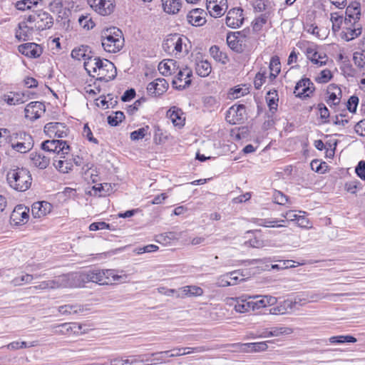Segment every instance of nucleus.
<instances>
[{
    "instance_id": "nucleus-1",
    "label": "nucleus",
    "mask_w": 365,
    "mask_h": 365,
    "mask_svg": "<svg viewBox=\"0 0 365 365\" xmlns=\"http://www.w3.org/2000/svg\"><path fill=\"white\" fill-rule=\"evenodd\" d=\"M84 68L88 73L99 81H109L113 80L116 74L114 64L108 59H101L100 57H88L84 62Z\"/></svg>"
},
{
    "instance_id": "nucleus-2",
    "label": "nucleus",
    "mask_w": 365,
    "mask_h": 365,
    "mask_svg": "<svg viewBox=\"0 0 365 365\" xmlns=\"http://www.w3.org/2000/svg\"><path fill=\"white\" fill-rule=\"evenodd\" d=\"M6 180L10 187L19 192L27 190L32 182L30 171L24 168L10 169L7 173Z\"/></svg>"
},
{
    "instance_id": "nucleus-3",
    "label": "nucleus",
    "mask_w": 365,
    "mask_h": 365,
    "mask_svg": "<svg viewBox=\"0 0 365 365\" xmlns=\"http://www.w3.org/2000/svg\"><path fill=\"white\" fill-rule=\"evenodd\" d=\"M124 41L122 31L115 27L106 29L101 33V44L106 52H118L123 48Z\"/></svg>"
},
{
    "instance_id": "nucleus-4",
    "label": "nucleus",
    "mask_w": 365,
    "mask_h": 365,
    "mask_svg": "<svg viewBox=\"0 0 365 365\" xmlns=\"http://www.w3.org/2000/svg\"><path fill=\"white\" fill-rule=\"evenodd\" d=\"M28 21L34 25L36 31H43L52 27L53 20L52 16L47 12L40 10L28 16Z\"/></svg>"
},
{
    "instance_id": "nucleus-5",
    "label": "nucleus",
    "mask_w": 365,
    "mask_h": 365,
    "mask_svg": "<svg viewBox=\"0 0 365 365\" xmlns=\"http://www.w3.org/2000/svg\"><path fill=\"white\" fill-rule=\"evenodd\" d=\"M41 148L45 151L56 153L61 158H65L70 151V146L67 142L62 140H45L41 143Z\"/></svg>"
},
{
    "instance_id": "nucleus-6",
    "label": "nucleus",
    "mask_w": 365,
    "mask_h": 365,
    "mask_svg": "<svg viewBox=\"0 0 365 365\" xmlns=\"http://www.w3.org/2000/svg\"><path fill=\"white\" fill-rule=\"evenodd\" d=\"M184 38L178 34L168 36L163 43V50L170 55L177 56L182 51Z\"/></svg>"
},
{
    "instance_id": "nucleus-7",
    "label": "nucleus",
    "mask_w": 365,
    "mask_h": 365,
    "mask_svg": "<svg viewBox=\"0 0 365 365\" xmlns=\"http://www.w3.org/2000/svg\"><path fill=\"white\" fill-rule=\"evenodd\" d=\"M341 36L346 41H350L361 34L362 28L358 21L344 19V26Z\"/></svg>"
},
{
    "instance_id": "nucleus-8",
    "label": "nucleus",
    "mask_w": 365,
    "mask_h": 365,
    "mask_svg": "<svg viewBox=\"0 0 365 365\" xmlns=\"http://www.w3.org/2000/svg\"><path fill=\"white\" fill-rule=\"evenodd\" d=\"M62 278L64 288L81 287L87 283L86 272L63 274Z\"/></svg>"
},
{
    "instance_id": "nucleus-9",
    "label": "nucleus",
    "mask_w": 365,
    "mask_h": 365,
    "mask_svg": "<svg viewBox=\"0 0 365 365\" xmlns=\"http://www.w3.org/2000/svg\"><path fill=\"white\" fill-rule=\"evenodd\" d=\"M246 117L245 106L242 104L234 105L229 108L226 114V120L230 124H240L243 123Z\"/></svg>"
},
{
    "instance_id": "nucleus-10",
    "label": "nucleus",
    "mask_w": 365,
    "mask_h": 365,
    "mask_svg": "<svg viewBox=\"0 0 365 365\" xmlns=\"http://www.w3.org/2000/svg\"><path fill=\"white\" fill-rule=\"evenodd\" d=\"M192 71L188 67L180 68L175 78L173 80V85L179 90L185 89L191 84Z\"/></svg>"
},
{
    "instance_id": "nucleus-11",
    "label": "nucleus",
    "mask_w": 365,
    "mask_h": 365,
    "mask_svg": "<svg viewBox=\"0 0 365 365\" xmlns=\"http://www.w3.org/2000/svg\"><path fill=\"white\" fill-rule=\"evenodd\" d=\"M68 129L62 123L51 122L44 126V132L50 138H65L68 135Z\"/></svg>"
},
{
    "instance_id": "nucleus-12",
    "label": "nucleus",
    "mask_w": 365,
    "mask_h": 365,
    "mask_svg": "<svg viewBox=\"0 0 365 365\" xmlns=\"http://www.w3.org/2000/svg\"><path fill=\"white\" fill-rule=\"evenodd\" d=\"M36 31L34 25L28 21L27 18L19 23L15 36L19 41H26L32 39L33 35Z\"/></svg>"
},
{
    "instance_id": "nucleus-13",
    "label": "nucleus",
    "mask_w": 365,
    "mask_h": 365,
    "mask_svg": "<svg viewBox=\"0 0 365 365\" xmlns=\"http://www.w3.org/2000/svg\"><path fill=\"white\" fill-rule=\"evenodd\" d=\"M87 1L95 11L102 16L109 15L113 11V0H87Z\"/></svg>"
},
{
    "instance_id": "nucleus-14",
    "label": "nucleus",
    "mask_w": 365,
    "mask_h": 365,
    "mask_svg": "<svg viewBox=\"0 0 365 365\" xmlns=\"http://www.w3.org/2000/svg\"><path fill=\"white\" fill-rule=\"evenodd\" d=\"M232 346L237 351L241 353H252L260 352L267 349L268 346L267 342H255V343H236L232 344Z\"/></svg>"
},
{
    "instance_id": "nucleus-15",
    "label": "nucleus",
    "mask_w": 365,
    "mask_h": 365,
    "mask_svg": "<svg viewBox=\"0 0 365 365\" xmlns=\"http://www.w3.org/2000/svg\"><path fill=\"white\" fill-rule=\"evenodd\" d=\"M25 117L32 121L39 118L46 111L45 105L39 101L29 103L25 108Z\"/></svg>"
},
{
    "instance_id": "nucleus-16",
    "label": "nucleus",
    "mask_w": 365,
    "mask_h": 365,
    "mask_svg": "<svg viewBox=\"0 0 365 365\" xmlns=\"http://www.w3.org/2000/svg\"><path fill=\"white\" fill-rule=\"evenodd\" d=\"M243 21V10L241 8L230 9L225 19L226 25L232 29L240 27L242 24Z\"/></svg>"
},
{
    "instance_id": "nucleus-17",
    "label": "nucleus",
    "mask_w": 365,
    "mask_h": 365,
    "mask_svg": "<svg viewBox=\"0 0 365 365\" xmlns=\"http://www.w3.org/2000/svg\"><path fill=\"white\" fill-rule=\"evenodd\" d=\"M59 327L61 328L59 331L63 334L79 335L88 330V328L86 325L77 322L64 323Z\"/></svg>"
},
{
    "instance_id": "nucleus-18",
    "label": "nucleus",
    "mask_w": 365,
    "mask_h": 365,
    "mask_svg": "<svg viewBox=\"0 0 365 365\" xmlns=\"http://www.w3.org/2000/svg\"><path fill=\"white\" fill-rule=\"evenodd\" d=\"M314 91L313 83L309 78H304L297 82L294 88V93L296 96L308 97L310 93Z\"/></svg>"
},
{
    "instance_id": "nucleus-19",
    "label": "nucleus",
    "mask_w": 365,
    "mask_h": 365,
    "mask_svg": "<svg viewBox=\"0 0 365 365\" xmlns=\"http://www.w3.org/2000/svg\"><path fill=\"white\" fill-rule=\"evenodd\" d=\"M18 49L21 53L29 58H38L43 52L42 47L35 43L21 44L19 46Z\"/></svg>"
},
{
    "instance_id": "nucleus-20",
    "label": "nucleus",
    "mask_w": 365,
    "mask_h": 365,
    "mask_svg": "<svg viewBox=\"0 0 365 365\" xmlns=\"http://www.w3.org/2000/svg\"><path fill=\"white\" fill-rule=\"evenodd\" d=\"M168 83L164 78H157L150 82L147 87L148 93L152 96H158L166 91Z\"/></svg>"
},
{
    "instance_id": "nucleus-21",
    "label": "nucleus",
    "mask_w": 365,
    "mask_h": 365,
    "mask_svg": "<svg viewBox=\"0 0 365 365\" xmlns=\"http://www.w3.org/2000/svg\"><path fill=\"white\" fill-rule=\"evenodd\" d=\"M29 209L22 205H17L11 215V219L16 225L26 223L29 217Z\"/></svg>"
},
{
    "instance_id": "nucleus-22",
    "label": "nucleus",
    "mask_w": 365,
    "mask_h": 365,
    "mask_svg": "<svg viewBox=\"0 0 365 365\" xmlns=\"http://www.w3.org/2000/svg\"><path fill=\"white\" fill-rule=\"evenodd\" d=\"M206 12L201 9H195L190 11L187 15L189 24L195 26H200L205 24Z\"/></svg>"
},
{
    "instance_id": "nucleus-23",
    "label": "nucleus",
    "mask_w": 365,
    "mask_h": 365,
    "mask_svg": "<svg viewBox=\"0 0 365 365\" xmlns=\"http://www.w3.org/2000/svg\"><path fill=\"white\" fill-rule=\"evenodd\" d=\"M52 207V205L48 202H36L32 205L31 212L35 218H40L50 213Z\"/></svg>"
},
{
    "instance_id": "nucleus-24",
    "label": "nucleus",
    "mask_w": 365,
    "mask_h": 365,
    "mask_svg": "<svg viewBox=\"0 0 365 365\" xmlns=\"http://www.w3.org/2000/svg\"><path fill=\"white\" fill-rule=\"evenodd\" d=\"M200 351H201V349L199 347H182V348H175L170 351L153 353L151 355L153 356H156V355H167L169 357H175V356H180L188 354L192 352Z\"/></svg>"
},
{
    "instance_id": "nucleus-25",
    "label": "nucleus",
    "mask_w": 365,
    "mask_h": 365,
    "mask_svg": "<svg viewBox=\"0 0 365 365\" xmlns=\"http://www.w3.org/2000/svg\"><path fill=\"white\" fill-rule=\"evenodd\" d=\"M87 282H92L99 284H109L110 280H106L104 269L86 272Z\"/></svg>"
},
{
    "instance_id": "nucleus-26",
    "label": "nucleus",
    "mask_w": 365,
    "mask_h": 365,
    "mask_svg": "<svg viewBox=\"0 0 365 365\" xmlns=\"http://www.w3.org/2000/svg\"><path fill=\"white\" fill-rule=\"evenodd\" d=\"M255 310L273 306L277 302V299L271 295H254Z\"/></svg>"
},
{
    "instance_id": "nucleus-27",
    "label": "nucleus",
    "mask_w": 365,
    "mask_h": 365,
    "mask_svg": "<svg viewBox=\"0 0 365 365\" xmlns=\"http://www.w3.org/2000/svg\"><path fill=\"white\" fill-rule=\"evenodd\" d=\"M1 99L8 105L15 106L24 103L28 99V96L24 93H13L10 92L8 94H4Z\"/></svg>"
},
{
    "instance_id": "nucleus-28",
    "label": "nucleus",
    "mask_w": 365,
    "mask_h": 365,
    "mask_svg": "<svg viewBox=\"0 0 365 365\" xmlns=\"http://www.w3.org/2000/svg\"><path fill=\"white\" fill-rule=\"evenodd\" d=\"M296 302L287 299L277 307L270 309L269 312L274 315H281L289 313L296 305Z\"/></svg>"
},
{
    "instance_id": "nucleus-29",
    "label": "nucleus",
    "mask_w": 365,
    "mask_h": 365,
    "mask_svg": "<svg viewBox=\"0 0 365 365\" xmlns=\"http://www.w3.org/2000/svg\"><path fill=\"white\" fill-rule=\"evenodd\" d=\"M30 160L34 167L41 170L46 169L50 163V158L41 153H31Z\"/></svg>"
},
{
    "instance_id": "nucleus-30",
    "label": "nucleus",
    "mask_w": 365,
    "mask_h": 365,
    "mask_svg": "<svg viewBox=\"0 0 365 365\" xmlns=\"http://www.w3.org/2000/svg\"><path fill=\"white\" fill-rule=\"evenodd\" d=\"M164 12L168 14H177L182 8V0H161Z\"/></svg>"
},
{
    "instance_id": "nucleus-31",
    "label": "nucleus",
    "mask_w": 365,
    "mask_h": 365,
    "mask_svg": "<svg viewBox=\"0 0 365 365\" xmlns=\"http://www.w3.org/2000/svg\"><path fill=\"white\" fill-rule=\"evenodd\" d=\"M168 115L175 126L182 128L184 125L185 118L181 109L173 107L168 111Z\"/></svg>"
},
{
    "instance_id": "nucleus-32",
    "label": "nucleus",
    "mask_w": 365,
    "mask_h": 365,
    "mask_svg": "<svg viewBox=\"0 0 365 365\" xmlns=\"http://www.w3.org/2000/svg\"><path fill=\"white\" fill-rule=\"evenodd\" d=\"M361 18V4L359 2H351L346 9V17L354 21H358Z\"/></svg>"
},
{
    "instance_id": "nucleus-33",
    "label": "nucleus",
    "mask_w": 365,
    "mask_h": 365,
    "mask_svg": "<svg viewBox=\"0 0 365 365\" xmlns=\"http://www.w3.org/2000/svg\"><path fill=\"white\" fill-rule=\"evenodd\" d=\"M176 64L177 62L172 59L162 61L159 63L158 70L163 76L171 75L179 69V66Z\"/></svg>"
},
{
    "instance_id": "nucleus-34",
    "label": "nucleus",
    "mask_w": 365,
    "mask_h": 365,
    "mask_svg": "<svg viewBox=\"0 0 365 365\" xmlns=\"http://www.w3.org/2000/svg\"><path fill=\"white\" fill-rule=\"evenodd\" d=\"M105 277L106 280H110V283L115 281L125 282L128 275L124 273L123 271H119L115 269H104Z\"/></svg>"
},
{
    "instance_id": "nucleus-35",
    "label": "nucleus",
    "mask_w": 365,
    "mask_h": 365,
    "mask_svg": "<svg viewBox=\"0 0 365 365\" xmlns=\"http://www.w3.org/2000/svg\"><path fill=\"white\" fill-rule=\"evenodd\" d=\"M203 294V290L201 287L197 286H185L180 289V293L178 297H197Z\"/></svg>"
},
{
    "instance_id": "nucleus-36",
    "label": "nucleus",
    "mask_w": 365,
    "mask_h": 365,
    "mask_svg": "<svg viewBox=\"0 0 365 365\" xmlns=\"http://www.w3.org/2000/svg\"><path fill=\"white\" fill-rule=\"evenodd\" d=\"M91 51H88V46H81L79 48H76L71 51V56L76 60H83L84 62L87 61V58L94 57L91 56Z\"/></svg>"
},
{
    "instance_id": "nucleus-37",
    "label": "nucleus",
    "mask_w": 365,
    "mask_h": 365,
    "mask_svg": "<svg viewBox=\"0 0 365 365\" xmlns=\"http://www.w3.org/2000/svg\"><path fill=\"white\" fill-rule=\"evenodd\" d=\"M88 309L86 307H84L82 305H71V304H66L64 306H61L59 307L58 311L62 314H78V313H83L86 311H88Z\"/></svg>"
},
{
    "instance_id": "nucleus-38",
    "label": "nucleus",
    "mask_w": 365,
    "mask_h": 365,
    "mask_svg": "<svg viewBox=\"0 0 365 365\" xmlns=\"http://www.w3.org/2000/svg\"><path fill=\"white\" fill-rule=\"evenodd\" d=\"M8 142L15 143H24L31 142L34 143L33 138L31 135L24 131L13 133L9 136Z\"/></svg>"
},
{
    "instance_id": "nucleus-39",
    "label": "nucleus",
    "mask_w": 365,
    "mask_h": 365,
    "mask_svg": "<svg viewBox=\"0 0 365 365\" xmlns=\"http://www.w3.org/2000/svg\"><path fill=\"white\" fill-rule=\"evenodd\" d=\"M195 71L198 76L206 77L211 72V65L207 61H200L196 63Z\"/></svg>"
},
{
    "instance_id": "nucleus-40",
    "label": "nucleus",
    "mask_w": 365,
    "mask_h": 365,
    "mask_svg": "<svg viewBox=\"0 0 365 365\" xmlns=\"http://www.w3.org/2000/svg\"><path fill=\"white\" fill-rule=\"evenodd\" d=\"M206 7L210 16L215 18L222 16L228 8V6H221L214 4H209L207 1L206 2Z\"/></svg>"
},
{
    "instance_id": "nucleus-41",
    "label": "nucleus",
    "mask_w": 365,
    "mask_h": 365,
    "mask_svg": "<svg viewBox=\"0 0 365 365\" xmlns=\"http://www.w3.org/2000/svg\"><path fill=\"white\" fill-rule=\"evenodd\" d=\"M11 148L20 153H26L30 151L34 147V143L24 142V143H15L8 142Z\"/></svg>"
},
{
    "instance_id": "nucleus-42",
    "label": "nucleus",
    "mask_w": 365,
    "mask_h": 365,
    "mask_svg": "<svg viewBox=\"0 0 365 365\" xmlns=\"http://www.w3.org/2000/svg\"><path fill=\"white\" fill-rule=\"evenodd\" d=\"M53 165L59 172L68 173L72 169L73 163L67 159L54 160Z\"/></svg>"
},
{
    "instance_id": "nucleus-43",
    "label": "nucleus",
    "mask_w": 365,
    "mask_h": 365,
    "mask_svg": "<svg viewBox=\"0 0 365 365\" xmlns=\"http://www.w3.org/2000/svg\"><path fill=\"white\" fill-rule=\"evenodd\" d=\"M40 277H41L40 274L33 275V274H26L21 277H16L14 279H13L11 281V284L14 286H21L24 284L30 283L33 279L38 278Z\"/></svg>"
},
{
    "instance_id": "nucleus-44",
    "label": "nucleus",
    "mask_w": 365,
    "mask_h": 365,
    "mask_svg": "<svg viewBox=\"0 0 365 365\" xmlns=\"http://www.w3.org/2000/svg\"><path fill=\"white\" fill-rule=\"evenodd\" d=\"M270 74L269 78L274 79L279 73L281 70L279 59L277 56H273L269 63Z\"/></svg>"
},
{
    "instance_id": "nucleus-45",
    "label": "nucleus",
    "mask_w": 365,
    "mask_h": 365,
    "mask_svg": "<svg viewBox=\"0 0 365 365\" xmlns=\"http://www.w3.org/2000/svg\"><path fill=\"white\" fill-rule=\"evenodd\" d=\"M330 20L332 23V31L334 33L339 31L341 28L344 19L342 16L339 15L337 12L331 13Z\"/></svg>"
},
{
    "instance_id": "nucleus-46",
    "label": "nucleus",
    "mask_w": 365,
    "mask_h": 365,
    "mask_svg": "<svg viewBox=\"0 0 365 365\" xmlns=\"http://www.w3.org/2000/svg\"><path fill=\"white\" fill-rule=\"evenodd\" d=\"M210 55L215 58V61L221 62L222 63H226L227 57L226 54L221 51L217 46H212L210 48Z\"/></svg>"
},
{
    "instance_id": "nucleus-47",
    "label": "nucleus",
    "mask_w": 365,
    "mask_h": 365,
    "mask_svg": "<svg viewBox=\"0 0 365 365\" xmlns=\"http://www.w3.org/2000/svg\"><path fill=\"white\" fill-rule=\"evenodd\" d=\"M233 301H234V307H235V310L237 312H239V313H246V312H248V311L247 310V307H245L246 305V303H245V301H246V298H245V296H240L239 297H236V298H232V299Z\"/></svg>"
},
{
    "instance_id": "nucleus-48",
    "label": "nucleus",
    "mask_w": 365,
    "mask_h": 365,
    "mask_svg": "<svg viewBox=\"0 0 365 365\" xmlns=\"http://www.w3.org/2000/svg\"><path fill=\"white\" fill-rule=\"evenodd\" d=\"M266 99L270 110H276L277 108V102L278 101L277 91L274 90L273 91H268Z\"/></svg>"
},
{
    "instance_id": "nucleus-49",
    "label": "nucleus",
    "mask_w": 365,
    "mask_h": 365,
    "mask_svg": "<svg viewBox=\"0 0 365 365\" xmlns=\"http://www.w3.org/2000/svg\"><path fill=\"white\" fill-rule=\"evenodd\" d=\"M125 118V115L121 111H116L108 117V123L111 126H116Z\"/></svg>"
},
{
    "instance_id": "nucleus-50",
    "label": "nucleus",
    "mask_w": 365,
    "mask_h": 365,
    "mask_svg": "<svg viewBox=\"0 0 365 365\" xmlns=\"http://www.w3.org/2000/svg\"><path fill=\"white\" fill-rule=\"evenodd\" d=\"M268 17L269 14L266 13L256 18L252 22L253 30L255 31L261 30L262 26L267 23Z\"/></svg>"
},
{
    "instance_id": "nucleus-51",
    "label": "nucleus",
    "mask_w": 365,
    "mask_h": 365,
    "mask_svg": "<svg viewBox=\"0 0 365 365\" xmlns=\"http://www.w3.org/2000/svg\"><path fill=\"white\" fill-rule=\"evenodd\" d=\"M292 333V329L289 327H276L269 331L267 336H278L280 335H289Z\"/></svg>"
},
{
    "instance_id": "nucleus-52",
    "label": "nucleus",
    "mask_w": 365,
    "mask_h": 365,
    "mask_svg": "<svg viewBox=\"0 0 365 365\" xmlns=\"http://www.w3.org/2000/svg\"><path fill=\"white\" fill-rule=\"evenodd\" d=\"M38 3L37 0H21L18 1L16 3V8L18 10L24 11L26 9H30L33 5H36Z\"/></svg>"
},
{
    "instance_id": "nucleus-53",
    "label": "nucleus",
    "mask_w": 365,
    "mask_h": 365,
    "mask_svg": "<svg viewBox=\"0 0 365 365\" xmlns=\"http://www.w3.org/2000/svg\"><path fill=\"white\" fill-rule=\"evenodd\" d=\"M272 197L274 202L278 205H285L288 202L287 196L279 190L274 191Z\"/></svg>"
},
{
    "instance_id": "nucleus-54",
    "label": "nucleus",
    "mask_w": 365,
    "mask_h": 365,
    "mask_svg": "<svg viewBox=\"0 0 365 365\" xmlns=\"http://www.w3.org/2000/svg\"><path fill=\"white\" fill-rule=\"evenodd\" d=\"M145 355L133 356H130L132 365H140L141 364L153 362V361H160L161 358H155L153 360L145 359Z\"/></svg>"
},
{
    "instance_id": "nucleus-55",
    "label": "nucleus",
    "mask_w": 365,
    "mask_h": 365,
    "mask_svg": "<svg viewBox=\"0 0 365 365\" xmlns=\"http://www.w3.org/2000/svg\"><path fill=\"white\" fill-rule=\"evenodd\" d=\"M148 130V126H145V127H143V128H141L136 130L133 131L130 133L131 140H138L140 139H143L145 136Z\"/></svg>"
},
{
    "instance_id": "nucleus-56",
    "label": "nucleus",
    "mask_w": 365,
    "mask_h": 365,
    "mask_svg": "<svg viewBox=\"0 0 365 365\" xmlns=\"http://www.w3.org/2000/svg\"><path fill=\"white\" fill-rule=\"evenodd\" d=\"M48 283L49 289L64 288L62 275L53 279L48 280Z\"/></svg>"
},
{
    "instance_id": "nucleus-57",
    "label": "nucleus",
    "mask_w": 365,
    "mask_h": 365,
    "mask_svg": "<svg viewBox=\"0 0 365 365\" xmlns=\"http://www.w3.org/2000/svg\"><path fill=\"white\" fill-rule=\"evenodd\" d=\"M319 53L317 51L314 46H309L306 49V56L313 63H318L319 61L317 60Z\"/></svg>"
},
{
    "instance_id": "nucleus-58",
    "label": "nucleus",
    "mask_w": 365,
    "mask_h": 365,
    "mask_svg": "<svg viewBox=\"0 0 365 365\" xmlns=\"http://www.w3.org/2000/svg\"><path fill=\"white\" fill-rule=\"evenodd\" d=\"M353 61L357 67L365 68V56L364 54L358 52L354 53Z\"/></svg>"
},
{
    "instance_id": "nucleus-59",
    "label": "nucleus",
    "mask_w": 365,
    "mask_h": 365,
    "mask_svg": "<svg viewBox=\"0 0 365 365\" xmlns=\"http://www.w3.org/2000/svg\"><path fill=\"white\" fill-rule=\"evenodd\" d=\"M358 103H359V98L355 96H351L347 102V105H346L347 109L351 113H355L357 106H358Z\"/></svg>"
},
{
    "instance_id": "nucleus-60",
    "label": "nucleus",
    "mask_w": 365,
    "mask_h": 365,
    "mask_svg": "<svg viewBox=\"0 0 365 365\" xmlns=\"http://www.w3.org/2000/svg\"><path fill=\"white\" fill-rule=\"evenodd\" d=\"M332 78L331 71L328 69L321 71L320 75L317 77V81L319 83H327Z\"/></svg>"
},
{
    "instance_id": "nucleus-61",
    "label": "nucleus",
    "mask_w": 365,
    "mask_h": 365,
    "mask_svg": "<svg viewBox=\"0 0 365 365\" xmlns=\"http://www.w3.org/2000/svg\"><path fill=\"white\" fill-rule=\"evenodd\" d=\"M318 109L320 114V118L323 120L324 123L327 122V119L329 117V111L324 103H319L318 105Z\"/></svg>"
},
{
    "instance_id": "nucleus-62",
    "label": "nucleus",
    "mask_w": 365,
    "mask_h": 365,
    "mask_svg": "<svg viewBox=\"0 0 365 365\" xmlns=\"http://www.w3.org/2000/svg\"><path fill=\"white\" fill-rule=\"evenodd\" d=\"M355 171L361 179L365 180V161H359L357 166L356 167Z\"/></svg>"
},
{
    "instance_id": "nucleus-63",
    "label": "nucleus",
    "mask_w": 365,
    "mask_h": 365,
    "mask_svg": "<svg viewBox=\"0 0 365 365\" xmlns=\"http://www.w3.org/2000/svg\"><path fill=\"white\" fill-rule=\"evenodd\" d=\"M63 4L59 0H54L49 4V9L53 13L60 14Z\"/></svg>"
},
{
    "instance_id": "nucleus-64",
    "label": "nucleus",
    "mask_w": 365,
    "mask_h": 365,
    "mask_svg": "<svg viewBox=\"0 0 365 365\" xmlns=\"http://www.w3.org/2000/svg\"><path fill=\"white\" fill-rule=\"evenodd\" d=\"M356 133L365 136V119L357 123L354 127Z\"/></svg>"
}]
</instances>
